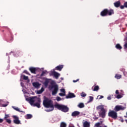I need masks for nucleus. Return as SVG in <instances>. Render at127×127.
I'll use <instances>...</instances> for the list:
<instances>
[{
	"label": "nucleus",
	"mask_w": 127,
	"mask_h": 127,
	"mask_svg": "<svg viewBox=\"0 0 127 127\" xmlns=\"http://www.w3.org/2000/svg\"><path fill=\"white\" fill-rule=\"evenodd\" d=\"M43 105L45 108L50 109L47 110V112H52L54 110V105L53 101L47 97H45L43 101Z\"/></svg>",
	"instance_id": "f257e3e1"
},
{
	"label": "nucleus",
	"mask_w": 127,
	"mask_h": 127,
	"mask_svg": "<svg viewBox=\"0 0 127 127\" xmlns=\"http://www.w3.org/2000/svg\"><path fill=\"white\" fill-rule=\"evenodd\" d=\"M115 12H114V9H103L100 13V15L101 16H107V15H112V14H114Z\"/></svg>",
	"instance_id": "f03ea898"
},
{
	"label": "nucleus",
	"mask_w": 127,
	"mask_h": 127,
	"mask_svg": "<svg viewBox=\"0 0 127 127\" xmlns=\"http://www.w3.org/2000/svg\"><path fill=\"white\" fill-rule=\"evenodd\" d=\"M54 107L56 109H58V110L62 111V112H64V113H67L69 111V108L65 105L56 104Z\"/></svg>",
	"instance_id": "7ed1b4c3"
},
{
	"label": "nucleus",
	"mask_w": 127,
	"mask_h": 127,
	"mask_svg": "<svg viewBox=\"0 0 127 127\" xmlns=\"http://www.w3.org/2000/svg\"><path fill=\"white\" fill-rule=\"evenodd\" d=\"M49 89L50 90V91L53 90L52 92V95L53 96H55V95L58 93V91L59 90L58 85L54 84H52L51 85H50Z\"/></svg>",
	"instance_id": "20e7f679"
},
{
	"label": "nucleus",
	"mask_w": 127,
	"mask_h": 127,
	"mask_svg": "<svg viewBox=\"0 0 127 127\" xmlns=\"http://www.w3.org/2000/svg\"><path fill=\"white\" fill-rule=\"evenodd\" d=\"M108 117L114 119V120H117L118 119V113L115 111V110H111L108 113Z\"/></svg>",
	"instance_id": "39448f33"
},
{
	"label": "nucleus",
	"mask_w": 127,
	"mask_h": 127,
	"mask_svg": "<svg viewBox=\"0 0 127 127\" xmlns=\"http://www.w3.org/2000/svg\"><path fill=\"white\" fill-rule=\"evenodd\" d=\"M38 98L39 97H37V96H34L27 98L26 100L29 102L31 106H33V105H34V102L37 101V99H38Z\"/></svg>",
	"instance_id": "423d86ee"
},
{
	"label": "nucleus",
	"mask_w": 127,
	"mask_h": 127,
	"mask_svg": "<svg viewBox=\"0 0 127 127\" xmlns=\"http://www.w3.org/2000/svg\"><path fill=\"white\" fill-rule=\"evenodd\" d=\"M126 109L125 107H123L122 106L117 105L115 106L114 111L115 112H119L120 111H124Z\"/></svg>",
	"instance_id": "0eeeda50"
},
{
	"label": "nucleus",
	"mask_w": 127,
	"mask_h": 127,
	"mask_svg": "<svg viewBox=\"0 0 127 127\" xmlns=\"http://www.w3.org/2000/svg\"><path fill=\"white\" fill-rule=\"evenodd\" d=\"M36 102V103H34V105L33 106H34V107H37V108H41V107L40 106V103H41V99H40V98H37V100Z\"/></svg>",
	"instance_id": "6e6552de"
},
{
	"label": "nucleus",
	"mask_w": 127,
	"mask_h": 127,
	"mask_svg": "<svg viewBox=\"0 0 127 127\" xmlns=\"http://www.w3.org/2000/svg\"><path fill=\"white\" fill-rule=\"evenodd\" d=\"M13 118L14 119L13 120V123L14 124H15V125H19L20 124V121H19V118L16 116H13Z\"/></svg>",
	"instance_id": "1a4fd4ad"
},
{
	"label": "nucleus",
	"mask_w": 127,
	"mask_h": 127,
	"mask_svg": "<svg viewBox=\"0 0 127 127\" xmlns=\"http://www.w3.org/2000/svg\"><path fill=\"white\" fill-rule=\"evenodd\" d=\"M75 97L76 96L74 93L69 92L68 95L66 96V99H72V98H75Z\"/></svg>",
	"instance_id": "9d476101"
},
{
	"label": "nucleus",
	"mask_w": 127,
	"mask_h": 127,
	"mask_svg": "<svg viewBox=\"0 0 127 127\" xmlns=\"http://www.w3.org/2000/svg\"><path fill=\"white\" fill-rule=\"evenodd\" d=\"M52 75H53V76H54L55 78H56V79H58V78H59V76H60V73L54 71L52 72Z\"/></svg>",
	"instance_id": "9b49d317"
},
{
	"label": "nucleus",
	"mask_w": 127,
	"mask_h": 127,
	"mask_svg": "<svg viewBox=\"0 0 127 127\" xmlns=\"http://www.w3.org/2000/svg\"><path fill=\"white\" fill-rule=\"evenodd\" d=\"M29 71L33 74H36V68L31 67L29 68Z\"/></svg>",
	"instance_id": "f8f14e48"
},
{
	"label": "nucleus",
	"mask_w": 127,
	"mask_h": 127,
	"mask_svg": "<svg viewBox=\"0 0 127 127\" xmlns=\"http://www.w3.org/2000/svg\"><path fill=\"white\" fill-rule=\"evenodd\" d=\"M32 85L33 86V87H34L35 88H39V87L40 86V85H41V84H40L38 82H33Z\"/></svg>",
	"instance_id": "ddd939ff"
},
{
	"label": "nucleus",
	"mask_w": 127,
	"mask_h": 127,
	"mask_svg": "<svg viewBox=\"0 0 127 127\" xmlns=\"http://www.w3.org/2000/svg\"><path fill=\"white\" fill-rule=\"evenodd\" d=\"M64 67V65H58L55 68V70H57L58 71H61L62 69H63V67Z\"/></svg>",
	"instance_id": "4468645a"
},
{
	"label": "nucleus",
	"mask_w": 127,
	"mask_h": 127,
	"mask_svg": "<svg viewBox=\"0 0 127 127\" xmlns=\"http://www.w3.org/2000/svg\"><path fill=\"white\" fill-rule=\"evenodd\" d=\"M79 115H80V112L79 111H74L71 114L72 117H77V116H79Z\"/></svg>",
	"instance_id": "2eb2a0df"
},
{
	"label": "nucleus",
	"mask_w": 127,
	"mask_h": 127,
	"mask_svg": "<svg viewBox=\"0 0 127 127\" xmlns=\"http://www.w3.org/2000/svg\"><path fill=\"white\" fill-rule=\"evenodd\" d=\"M99 116L101 118H105L106 117V110L103 111L101 113H99Z\"/></svg>",
	"instance_id": "dca6fc26"
},
{
	"label": "nucleus",
	"mask_w": 127,
	"mask_h": 127,
	"mask_svg": "<svg viewBox=\"0 0 127 127\" xmlns=\"http://www.w3.org/2000/svg\"><path fill=\"white\" fill-rule=\"evenodd\" d=\"M92 90H93L94 91H99V90L100 89V87H99V86L96 85L95 86H93L91 88Z\"/></svg>",
	"instance_id": "f3484780"
},
{
	"label": "nucleus",
	"mask_w": 127,
	"mask_h": 127,
	"mask_svg": "<svg viewBox=\"0 0 127 127\" xmlns=\"http://www.w3.org/2000/svg\"><path fill=\"white\" fill-rule=\"evenodd\" d=\"M115 7H120L121 6V1H118L114 3Z\"/></svg>",
	"instance_id": "a211bd4d"
},
{
	"label": "nucleus",
	"mask_w": 127,
	"mask_h": 127,
	"mask_svg": "<svg viewBox=\"0 0 127 127\" xmlns=\"http://www.w3.org/2000/svg\"><path fill=\"white\" fill-rule=\"evenodd\" d=\"M97 110H100L101 112L103 111H105V108H104V106L103 105H99L97 107Z\"/></svg>",
	"instance_id": "6ab92c4d"
},
{
	"label": "nucleus",
	"mask_w": 127,
	"mask_h": 127,
	"mask_svg": "<svg viewBox=\"0 0 127 127\" xmlns=\"http://www.w3.org/2000/svg\"><path fill=\"white\" fill-rule=\"evenodd\" d=\"M83 127H90V123L87 121H85L83 123Z\"/></svg>",
	"instance_id": "aec40b11"
},
{
	"label": "nucleus",
	"mask_w": 127,
	"mask_h": 127,
	"mask_svg": "<svg viewBox=\"0 0 127 127\" xmlns=\"http://www.w3.org/2000/svg\"><path fill=\"white\" fill-rule=\"evenodd\" d=\"M115 47L118 50H121L123 49V47H122V46H121L120 44H117L115 46Z\"/></svg>",
	"instance_id": "412c9836"
},
{
	"label": "nucleus",
	"mask_w": 127,
	"mask_h": 127,
	"mask_svg": "<svg viewBox=\"0 0 127 127\" xmlns=\"http://www.w3.org/2000/svg\"><path fill=\"white\" fill-rule=\"evenodd\" d=\"M78 108H80V109H82L85 107V105H84V103H80L78 105Z\"/></svg>",
	"instance_id": "4be33fe9"
},
{
	"label": "nucleus",
	"mask_w": 127,
	"mask_h": 127,
	"mask_svg": "<svg viewBox=\"0 0 127 127\" xmlns=\"http://www.w3.org/2000/svg\"><path fill=\"white\" fill-rule=\"evenodd\" d=\"M67 124L65 122H62L60 125V127H66Z\"/></svg>",
	"instance_id": "5701e85b"
},
{
	"label": "nucleus",
	"mask_w": 127,
	"mask_h": 127,
	"mask_svg": "<svg viewBox=\"0 0 127 127\" xmlns=\"http://www.w3.org/2000/svg\"><path fill=\"white\" fill-rule=\"evenodd\" d=\"M13 109H14V110H15V111H17V112H19L20 113H24V112L20 111V109H19V108L13 107Z\"/></svg>",
	"instance_id": "b1692460"
},
{
	"label": "nucleus",
	"mask_w": 127,
	"mask_h": 127,
	"mask_svg": "<svg viewBox=\"0 0 127 127\" xmlns=\"http://www.w3.org/2000/svg\"><path fill=\"white\" fill-rule=\"evenodd\" d=\"M48 84H49V80H46L44 83L45 87H47V86H48Z\"/></svg>",
	"instance_id": "393cba45"
},
{
	"label": "nucleus",
	"mask_w": 127,
	"mask_h": 127,
	"mask_svg": "<svg viewBox=\"0 0 127 127\" xmlns=\"http://www.w3.org/2000/svg\"><path fill=\"white\" fill-rule=\"evenodd\" d=\"M32 118V115L31 114H27L26 117V119L27 120H29V119H31Z\"/></svg>",
	"instance_id": "a878e982"
},
{
	"label": "nucleus",
	"mask_w": 127,
	"mask_h": 127,
	"mask_svg": "<svg viewBox=\"0 0 127 127\" xmlns=\"http://www.w3.org/2000/svg\"><path fill=\"white\" fill-rule=\"evenodd\" d=\"M115 78H116V79H121V78H122V75L120 74H116Z\"/></svg>",
	"instance_id": "bb28decb"
},
{
	"label": "nucleus",
	"mask_w": 127,
	"mask_h": 127,
	"mask_svg": "<svg viewBox=\"0 0 127 127\" xmlns=\"http://www.w3.org/2000/svg\"><path fill=\"white\" fill-rule=\"evenodd\" d=\"M5 120L6 121V123H7L8 124H11V120H10V119H5Z\"/></svg>",
	"instance_id": "cd10ccee"
},
{
	"label": "nucleus",
	"mask_w": 127,
	"mask_h": 127,
	"mask_svg": "<svg viewBox=\"0 0 127 127\" xmlns=\"http://www.w3.org/2000/svg\"><path fill=\"white\" fill-rule=\"evenodd\" d=\"M93 100H94V97H93V96H89V103H90L91 102H93Z\"/></svg>",
	"instance_id": "c85d7f7f"
},
{
	"label": "nucleus",
	"mask_w": 127,
	"mask_h": 127,
	"mask_svg": "<svg viewBox=\"0 0 127 127\" xmlns=\"http://www.w3.org/2000/svg\"><path fill=\"white\" fill-rule=\"evenodd\" d=\"M81 97L84 98V97H86V96H87V94L85 92H82V93L81 94Z\"/></svg>",
	"instance_id": "c756f323"
},
{
	"label": "nucleus",
	"mask_w": 127,
	"mask_h": 127,
	"mask_svg": "<svg viewBox=\"0 0 127 127\" xmlns=\"http://www.w3.org/2000/svg\"><path fill=\"white\" fill-rule=\"evenodd\" d=\"M47 72V71H46V70L42 71V73L41 74V77H42L43 76H44V74H46Z\"/></svg>",
	"instance_id": "7c9ffc66"
},
{
	"label": "nucleus",
	"mask_w": 127,
	"mask_h": 127,
	"mask_svg": "<svg viewBox=\"0 0 127 127\" xmlns=\"http://www.w3.org/2000/svg\"><path fill=\"white\" fill-rule=\"evenodd\" d=\"M23 80H28V76H26L25 75H23Z\"/></svg>",
	"instance_id": "2f4dec72"
},
{
	"label": "nucleus",
	"mask_w": 127,
	"mask_h": 127,
	"mask_svg": "<svg viewBox=\"0 0 127 127\" xmlns=\"http://www.w3.org/2000/svg\"><path fill=\"white\" fill-rule=\"evenodd\" d=\"M59 95L61 96V97H64V96L65 95V93H60Z\"/></svg>",
	"instance_id": "473e14b6"
},
{
	"label": "nucleus",
	"mask_w": 127,
	"mask_h": 127,
	"mask_svg": "<svg viewBox=\"0 0 127 127\" xmlns=\"http://www.w3.org/2000/svg\"><path fill=\"white\" fill-rule=\"evenodd\" d=\"M61 92L64 94H65V89L64 88L61 89Z\"/></svg>",
	"instance_id": "72a5a7b5"
},
{
	"label": "nucleus",
	"mask_w": 127,
	"mask_h": 127,
	"mask_svg": "<svg viewBox=\"0 0 127 127\" xmlns=\"http://www.w3.org/2000/svg\"><path fill=\"white\" fill-rule=\"evenodd\" d=\"M43 92V90H38L37 91V94H38L39 95L40 94H42V93Z\"/></svg>",
	"instance_id": "f704fd0d"
},
{
	"label": "nucleus",
	"mask_w": 127,
	"mask_h": 127,
	"mask_svg": "<svg viewBox=\"0 0 127 127\" xmlns=\"http://www.w3.org/2000/svg\"><path fill=\"white\" fill-rule=\"evenodd\" d=\"M56 100L57 101H58V102H59V101H61V98H60V97L57 96L56 98Z\"/></svg>",
	"instance_id": "c9c22d12"
},
{
	"label": "nucleus",
	"mask_w": 127,
	"mask_h": 127,
	"mask_svg": "<svg viewBox=\"0 0 127 127\" xmlns=\"http://www.w3.org/2000/svg\"><path fill=\"white\" fill-rule=\"evenodd\" d=\"M24 73L27 74V75H30V74H29V72H28V71L26 70H24Z\"/></svg>",
	"instance_id": "e433bc0d"
},
{
	"label": "nucleus",
	"mask_w": 127,
	"mask_h": 127,
	"mask_svg": "<svg viewBox=\"0 0 127 127\" xmlns=\"http://www.w3.org/2000/svg\"><path fill=\"white\" fill-rule=\"evenodd\" d=\"M117 99H121V98H122V95L118 94L117 97H116Z\"/></svg>",
	"instance_id": "4c0bfd02"
},
{
	"label": "nucleus",
	"mask_w": 127,
	"mask_h": 127,
	"mask_svg": "<svg viewBox=\"0 0 127 127\" xmlns=\"http://www.w3.org/2000/svg\"><path fill=\"white\" fill-rule=\"evenodd\" d=\"M99 100H101V99H103V98H104V96H103V95H101V96L98 95L97 96L98 98H99Z\"/></svg>",
	"instance_id": "58836bf2"
},
{
	"label": "nucleus",
	"mask_w": 127,
	"mask_h": 127,
	"mask_svg": "<svg viewBox=\"0 0 127 127\" xmlns=\"http://www.w3.org/2000/svg\"><path fill=\"white\" fill-rule=\"evenodd\" d=\"M7 118H9V115L5 114L4 117V120H6V119H7Z\"/></svg>",
	"instance_id": "ea45409f"
},
{
	"label": "nucleus",
	"mask_w": 127,
	"mask_h": 127,
	"mask_svg": "<svg viewBox=\"0 0 127 127\" xmlns=\"http://www.w3.org/2000/svg\"><path fill=\"white\" fill-rule=\"evenodd\" d=\"M124 49H127V43H125L124 45Z\"/></svg>",
	"instance_id": "a19ab883"
},
{
	"label": "nucleus",
	"mask_w": 127,
	"mask_h": 127,
	"mask_svg": "<svg viewBox=\"0 0 127 127\" xmlns=\"http://www.w3.org/2000/svg\"><path fill=\"white\" fill-rule=\"evenodd\" d=\"M125 5H121L120 6V8H121V9H124V8H125Z\"/></svg>",
	"instance_id": "79ce46f5"
},
{
	"label": "nucleus",
	"mask_w": 127,
	"mask_h": 127,
	"mask_svg": "<svg viewBox=\"0 0 127 127\" xmlns=\"http://www.w3.org/2000/svg\"><path fill=\"white\" fill-rule=\"evenodd\" d=\"M124 6L127 8V1L124 3Z\"/></svg>",
	"instance_id": "37998d69"
},
{
	"label": "nucleus",
	"mask_w": 127,
	"mask_h": 127,
	"mask_svg": "<svg viewBox=\"0 0 127 127\" xmlns=\"http://www.w3.org/2000/svg\"><path fill=\"white\" fill-rule=\"evenodd\" d=\"M78 81H79V79H76V80H73V83H76V82H78Z\"/></svg>",
	"instance_id": "c03bdc74"
},
{
	"label": "nucleus",
	"mask_w": 127,
	"mask_h": 127,
	"mask_svg": "<svg viewBox=\"0 0 127 127\" xmlns=\"http://www.w3.org/2000/svg\"><path fill=\"white\" fill-rule=\"evenodd\" d=\"M116 95H119V94H120V92H119V90H117L116 91Z\"/></svg>",
	"instance_id": "a18cd8bd"
},
{
	"label": "nucleus",
	"mask_w": 127,
	"mask_h": 127,
	"mask_svg": "<svg viewBox=\"0 0 127 127\" xmlns=\"http://www.w3.org/2000/svg\"><path fill=\"white\" fill-rule=\"evenodd\" d=\"M3 122V119L0 118V123H1Z\"/></svg>",
	"instance_id": "49530a36"
},
{
	"label": "nucleus",
	"mask_w": 127,
	"mask_h": 127,
	"mask_svg": "<svg viewBox=\"0 0 127 127\" xmlns=\"http://www.w3.org/2000/svg\"><path fill=\"white\" fill-rule=\"evenodd\" d=\"M107 99H108V100H112V97L111 96H108L107 97Z\"/></svg>",
	"instance_id": "de8ad7c7"
},
{
	"label": "nucleus",
	"mask_w": 127,
	"mask_h": 127,
	"mask_svg": "<svg viewBox=\"0 0 127 127\" xmlns=\"http://www.w3.org/2000/svg\"><path fill=\"white\" fill-rule=\"evenodd\" d=\"M96 127H99V126H100V123H97L96 124Z\"/></svg>",
	"instance_id": "09e8293b"
},
{
	"label": "nucleus",
	"mask_w": 127,
	"mask_h": 127,
	"mask_svg": "<svg viewBox=\"0 0 127 127\" xmlns=\"http://www.w3.org/2000/svg\"><path fill=\"white\" fill-rule=\"evenodd\" d=\"M41 91H43V92L44 91V88H43V87H42L41 90Z\"/></svg>",
	"instance_id": "8fccbe9b"
},
{
	"label": "nucleus",
	"mask_w": 127,
	"mask_h": 127,
	"mask_svg": "<svg viewBox=\"0 0 127 127\" xmlns=\"http://www.w3.org/2000/svg\"><path fill=\"white\" fill-rule=\"evenodd\" d=\"M61 80H64V78H63V77H61Z\"/></svg>",
	"instance_id": "3c124183"
},
{
	"label": "nucleus",
	"mask_w": 127,
	"mask_h": 127,
	"mask_svg": "<svg viewBox=\"0 0 127 127\" xmlns=\"http://www.w3.org/2000/svg\"><path fill=\"white\" fill-rule=\"evenodd\" d=\"M6 105H3V107H6Z\"/></svg>",
	"instance_id": "603ef678"
},
{
	"label": "nucleus",
	"mask_w": 127,
	"mask_h": 127,
	"mask_svg": "<svg viewBox=\"0 0 127 127\" xmlns=\"http://www.w3.org/2000/svg\"><path fill=\"white\" fill-rule=\"evenodd\" d=\"M122 123H124V120H121Z\"/></svg>",
	"instance_id": "864d4df0"
},
{
	"label": "nucleus",
	"mask_w": 127,
	"mask_h": 127,
	"mask_svg": "<svg viewBox=\"0 0 127 127\" xmlns=\"http://www.w3.org/2000/svg\"><path fill=\"white\" fill-rule=\"evenodd\" d=\"M68 127H74V126H69Z\"/></svg>",
	"instance_id": "5fc2aeb1"
},
{
	"label": "nucleus",
	"mask_w": 127,
	"mask_h": 127,
	"mask_svg": "<svg viewBox=\"0 0 127 127\" xmlns=\"http://www.w3.org/2000/svg\"><path fill=\"white\" fill-rule=\"evenodd\" d=\"M103 127H107V126H104Z\"/></svg>",
	"instance_id": "6e6d98bb"
},
{
	"label": "nucleus",
	"mask_w": 127,
	"mask_h": 127,
	"mask_svg": "<svg viewBox=\"0 0 127 127\" xmlns=\"http://www.w3.org/2000/svg\"><path fill=\"white\" fill-rule=\"evenodd\" d=\"M126 123H127V120H126Z\"/></svg>",
	"instance_id": "4d7b16f0"
},
{
	"label": "nucleus",
	"mask_w": 127,
	"mask_h": 127,
	"mask_svg": "<svg viewBox=\"0 0 127 127\" xmlns=\"http://www.w3.org/2000/svg\"><path fill=\"white\" fill-rule=\"evenodd\" d=\"M96 119L98 120V118H96Z\"/></svg>",
	"instance_id": "13d9d810"
}]
</instances>
